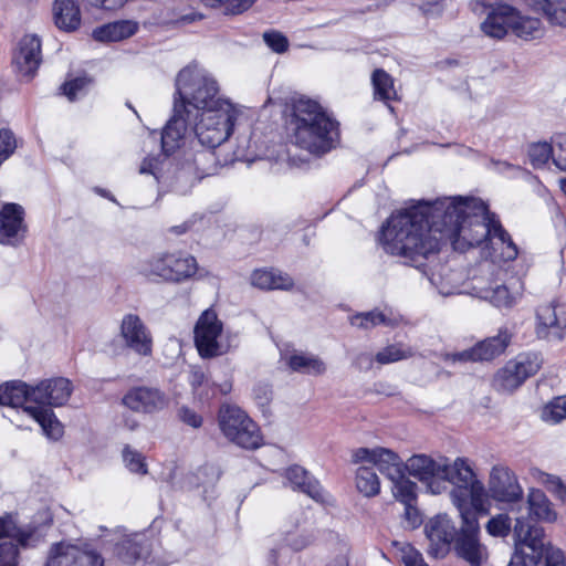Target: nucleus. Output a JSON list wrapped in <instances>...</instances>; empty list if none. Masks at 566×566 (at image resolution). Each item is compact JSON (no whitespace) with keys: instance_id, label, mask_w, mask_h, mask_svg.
<instances>
[{"instance_id":"f257e3e1","label":"nucleus","mask_w":566,"mask_h":566,"mask_svg":"<svg viewBox=\"0 0 566 566\" xmlns=\"http://www.w3.org/2000/svg\"><path fill=\"white\" fill-rule=\"evenodd\" d=\"M491 217L485 202L474 197L420 201L390 216L381 227L380 243L386 253L420 269L429 254L439 252L442 241L460 252L486 242Z\"/></svg>"},{"instance_id":"f03ea898","label":"nucleus","mask_w":566,"mask_h":566,"mask_svg":"<svg viewBox=\"0 0 566 566\" xmlns=\"http://www.w3.org/2000/svg\"><path fill=\"white\" fill-rule=\"evenodd\" d=\"M289 128L292 143L317 157L329 153L339 140V123L306 96L293 99Z\"/></svg>"},{"instance_id":"7ed1b4c3","label":"nucleus","mask_w":566,"mask_h":566,"mask_svg":"<svg viewBox=\"0 0 566 566\" xmlns=\"http://www.w3.org/2000/svg\"><path fill=\"white\" fill-rule=\"evenodd\" d=\"M175 86L174 102L177 99L187 108L192 106L197 112L196 119L201 112L231 104L219 96L218 82L197 64H189L180 70Z\"/></svg>"},{"instance_id":"20e7f679","label":"nucleus","mask_w":566,"mask_h":566,"mask_svg":"<svg viewBox=\"0 0 566 566\" xmlns=\"http://www.w3.org/2000/svg\"><path fill=\"white\" fill-rule=\"evenodd\" d=\"M515 552L507 566H560L564 553L544 542V530L517 518L514 525Z\"/></svg>"},{"instance_id":"39448f33","label":"nucleus","mask_w":566,"mask_h":566,"mask_svg":"<svg viewBox=\"0 0 566 566\" xmlns=\"http://www.w3.org/2000/svg\"><path fill=\"white\" fill-rule=\"evenodd\" d=\"M33 387L22 380L8 381L0 386V405L12 409L22 408V411L33 418L42 428L44 434L53 440L63 436V426L52 409L41 406H24L34 402Z\"/></svg>"},{"instance_id":"423d86ee","label":"nucleus","mask_w":566,"mask_h":566,"mask_svg":"<svg viewBox=\"0 0 566 566\" xmlns=\"http://www.w3.org/2000/svg\"><path fill=\"white\" fill-rule=\"evenodd\" d=\"M191 113L192 111L190 108H187L184 104H179L177 99L174 102L172 116L167 122L161 133V149L166 157H169L179 149L190 124ZM168 164H170L168 158L161 161L157 158H145L139 167V172L143 175L149 174L159 181L164 177L163 167Z\"/></svg>"},{"instance_id":"0eeeda50","label":"nucleus","mask_w":566,"mask_h":566,"mask_svg":"<svg viewBox=\"0 0 566 566\" xmlns=\"http://www.w3.org/2000/svg\"><path fill=\"white\" fill-rule=\"evenodd\" d=\"M219 427L230 442L242 449L256 450L263 444L259 426L239 407H222L219 411Z\"/></svg>"},{"instance_id":"6e6552de","label":"nucleus","mask_w":566,"mask_h":566,"mask_svg":"<svg viewBox=\"0 0 566 566\" xmlns=\"http://www.w3.org/2000/svg\"><path fill=\"white\" fill-rule=\"evenodd\" d=\"M199 120L195 123V138L199 146L218 147L224 143L233 132L235 113L231 104L218 108H210L198 114Z\"/></svg>"},{"instance_id":"1a4fd4ad","label":"nucleus","mask_w":566,"mask_h":566,"mask_svg":"<svg viewBox=\"0 0 566 566\" xmlns=\"http://www.w3.org/2000/svg\"><path fill=\"white\" fill-rule=\"evenodd\" d=\"M479 534L480 526L475 513H467L452 544L455 556L470 566H482L489 557L488 548L481 543Z\"/></svg>"},{"instance_id":"9d476101","label":"nucleus","mask_w":566,"mask_h":566,"mask_svg":"<svg viewBox=\"0 0 566 566\" xmlns=\"http://www.w3.org/2000/svg\"><path fill=\"white\" fill-rule=\"evenodd\" d=\"M542 357L537 353H523L509 360L494 377V387L499 391H513L527 378L534 376L542 366Z\"/></svg>"},{"instance_id":"9b49d317","label":"nucleus","mask_w":566,"mask_h":566,"mask_svg":"<svg viewBox=\"0 0 566 566\" xmlns=\"http://www.w3.org/2000/svg\"><path fill=\"white\" fill-rule=\"evenodd\" d=\"M222 329L223 324L212 308L201 313L193 328L195 346L200 357L213 358L223 354L218 342Z\"/></svg>"},{"instance_id":"f8f14e48","label":"nucleus","mask_w":566,"mask_h":566,"mask_svg":"<svg viewBox=\"0 0 566 566\" xmlns=\"http://www.w3.org/2000/svg\"><path fill=\"white\" fill-rule=\"evenodd\" d=\"M217 147L199 146L196 140L190 142V148L184 151L182 163L178 170L177 178L195 176L202 179L218 170V159L214 149Z\"/></svg>"},{"instance_id":"ddd939ff","label":"nucleus","mask_w":566,"mask_h":566,"mask_svg":"<svg viewBox=\"0 0 566 566\" xmlns=\"http://www.w3.org/2000/svg\"><path fill=\"white\" fill-rule=\"evenodd\" d=\"M458 532L459 530L447 514L431 517L424 525V534L430 542L428 555L434 558H444L450 553Z\"/></svg>"},{"instance_id":"4468645a","label":"nucleus","mask_w":566,"mask_h":566,"mask_svg":"<svg viewBox=\"0 0 566 566\" xmlns=\"http://www.w3.org/2000/svg\"><path fill=\"white\" fill-rule=\"evenodd\" d=\"M45 566H104V558L93 549L60 542L50 548Z\"/></svg>"},{"instance_id":"2eb2a0df","label":"nucleus","mask_w":566,"mask_h":566,"mask_svg":"<svg viewBox=\"0 0 566 566\" xmlns=\"http://www.w3.org/2000/svg\"><path fill=\"white\" fill-rule=\"evenodd\" d=\"M42 63V42L36 34H24L12 55V65L19 76L32 80Z\"/></svg>"},{"instance_id":"dca6fc26","label":"nucleus","mask_w":566,"mask_h":566,"mask_svg":"<svg viewBox=\"0 0 566 566\" xmlns=\"http://www.w3.org/2000/svg\"><path fill=\"white\" fill-rule=\"evenodd\" d=\"M31 534L17 526L11 515L0 517V566H17L19 546L27 547Z\"/></svg>"},{"instance_id":"f3484780","label":"nucleus","mask_w":566,"mask_h":566,"mask_svg":"<svg viewBox=\"0 0 566 566\" xmlns=\"http://www.w3.org/2000/svg\"><path fill=\"white\" fill-rule=\"evenodd\" d=\"M405 470L426 484L433 494H439L444 489V485H441L443 459L436 461L427 454H413L405 462Z\"/></svg>"},{"instance_id":"a211bd4d","label":"nucleus","mask_w":566,"mask_h":566,"mask_svg":"<svg viewBox=\"0 0 566 566\" xmlns=\"http://www.w3.org/2000/svg\"><path fill=\"white\" fill-rule=\"evenodd\" d=\"M489 492L493 500L517 504L523 502V490L515 474L506 467L492 468L489 480Z\"/></svg>"},{"instance_id":"6ab92c4d","label":"nucleus","mask_w":566,"mask_h":566,"mask_svg":"<svg viewBox=\"0 0 566 566\" xmlns=\"http://www.w3.org/2000/svg\"><path fill=\"white\" fill-rule=\"evenodd\" d=\"M123 405L135 412L155 413L168 405V398L157 387L137 386L130 388L122 399Z\"/></svg>"},{"instance_id":"aec40b11","label":"nucleus","mask_w":566,"mask_h":566,"mask_svg":"<svg viewBox=\"0 0 566 566\" xmlns=\"http://www.w3.org/2000/svg\"><path fill=\"white\" fill-rule=\"evenodd\" d=\"M27 231L24 209L18 203H6L0 210V243L17 247Z\"/></svg>"},{"instance_id":"412c9836","label":"nucleus","mask_w":566,"mask_h":566,"mask_svg":"<svg viewBox=\"0 0 566 566\" xmlns=\"http://www.w3.org/2000/svg\"><path fill=\"white\" fill-rule=\"evenodd\" d=\"M72 391L73 386L67 378L56 377L40 381L32 394L38 406L60 407L69 401Z\"/></svg>"},{"instance_id":"4be33fe9","label":"nucleus","mask_w":566,"mask_h":566,"mask_svg":"<svg viewBox=\"0 0 566 566\" xmlns=\"http://www.w3.org/2000/svg\"><path fill=\"white\" fill-rule=\"evenodd\" d=\"M120 335L127 347L139 355L148 356L151 354V336L147 327L136 314H126L120 324Z\"/></svg>"},{"instance_id":"5701e85b","label":"nucleus","mask_w":566,"mask_h":566,"mask_svg":"<svg viewBox=\"0 0 566 566\" xmlns=\"http://www.w3.org/2000/svg\"><path fill=\"white\" fill-rule=\"evenodd\" d=\"M513 7L499 2L488 9L485 19L480 24L481 32L491 39H504L511 27Z\"/></svg>"},{"instance_id":"b1692460","label":"nucleus","mask_w":566,"mask_h":566,"mask_svg":"<svg viewBox=\"0 0 566 566\" xmlns=\"http://www.w3.org/2000/svg\"><path fill=\"white\" fill-rule=\"evenodd\" d=\"M285 478L294 490H298L318 503L327 502V493L308 471L301 465H292L286 469Z\"/></svg>"},{"instance_id":"393cba45","label":"nucleus","mask_w":566,"mask_h":566,"mask_svg":"<svg viewBox=\"0 0 566 566\" xmlns=\"http://www.w3.org/2000/svg\"><path fill=\"white\" fill-rule=\"evenodd\" d=\"M537 335L542 338L560 340L566 329V312L557 313L552 305L539 306L536 312Z\"/></svg>"},{"instance_id":"a878e982","label":"nucleus","mask_w":566,"mask_h":566,"mask_svg":"<svg viewBox=\"0 0 566 566\" xmlns=\"http://www.w3.org/2000/svg\"><path fill=\"white\" fill-rule=\"evenodd\" d=\"M518 518L530 521L541 527L537 522H553L556 520V513L552 510V504L542 490L531 489L527 495V516H518Z\"/></svg>"},{"instance_id":"bb28decb","label":"nucleus","mask_w":566,"mask_h":566,"mask_svg":"<svg viewBox=\"0 0 566 566\" xmlns=\"http://www.w3.org/2000/svg\"><path fill=\"white\" fill-rule=\"evenodd\" d=\"M151 552V544L144 534H135L118 543L115 547L117 557L125 564H135L146 559Z\"/></svg>"},{"instance_id":"cd10ccee","label":"nucleus","mask_w":566,"mask_h":566,"mask_svg":"<svg viewBox=\"0 0 566 566\" xmlns=\"http://www.w3.org/2000/svg\"><path fill=\"white\" fill-rule=\"evenodd\" d=\"M169 252L155 253L138 264V273L154 283H168Z\"/></svg>"},{"instance_id":"c85d7f7f","label":"nucleus","mask_w":566,"mask_h":566,"mask_svg":"<svg viewBox=\"0 0 566 566\" xmlns=\"http://www.w3.org/2000/svg\"><path fill=\"white\" fill-rule=\"evenodd\" d=\"M168 283H182L193 277L198 271V263L195 256L182 252H169Z\"/></svg>"},{"instance_id":"c756f323","label":"nucleus","mask_w":566,"mask_h":566,"mask_svg":"<svg viewBox=\"0 0 566 566\" xmlns=\"http://www.w3.org/2000/svg\"><path fill=\"white\" fill-rule=\"evenodd\" d=\"M53 19L60 30L65 32L75 31L81 24V12L76 0H55Z\"/></svg>"},{"instance_id":"7c9ffc66","label":"nucleus","mask_w":566,"mask_h":566,"mask_svg":"<svg viewBox=\"0 0 566 566\" xmlns=\"http://www.w3.org/2000/svg\"><path fill=\"white\" fill-rule=\"evenodd\" d=\"M511 337L512 335L506 328H501L497 335L476 343L473 347L478 361H490L502 355L509 346Z\"/></svg>"},{"instance_id":"2f4dec72","label":"nucleus","mask_w":566,"mask_h":566,"mask_svg":"<svg viewBox=\"0 0 566 566\" xmlns=\"http://www.w3.org/2000/svg\"><path fill=\"white\" fill-rule=\"evenodd\" d=\"M510 30L515 36L525 41L539 39L544 33L542 21L538 18L523 15L514 7L511 17Z\"/></svg>"},{"instance_id":"473e14b6","label":"nucleus","mask_w":566,"mask_h":566,"mask_svg":"<svg viewBox=\"0 0 566 566\" xmlns=\"http://www.w3.org/2000/svg\"><path fill=\"white\" fill-rule=\"evenodd\" d=\"M443 474L441 475V485L450 482L453 486L471 485L475 481V474L467 460L458 458L452 464L448 459H443Z\"/></svg>"},{"instance_id":"72a5a7b5","label":"nucleus","mask_w":566,"mask_h":566,"mask_svg":"<svg viewBox=\"0 0 566 566\" xmlns=\"http://www.w3.org/2000/svg\"><path fill=\"white\" fill-rule=\"evenodd\" d=\"M251 283L262 290L289 291L293 287V279L277 270H255L251 275Z\"/></svg>"},{"instance_id":"f704fd0d","label":"nucleus","mask_w":566,"mask_h":566,"mask_svg":"<svg viewBox=\"0 0 566 566\" xmlns=\"http://www.w3.org/2000/svg\"><path fill=\"white\" fill-rule=\"evenodd\" d=\"M136 31V23L128 20H122L94 29L92 36L98 42H116L134 35Z\"/></svg>"},{"instance_id":"c9c22d12","label":"nucleus","mask_w":566,"mask_h":566,"mask_svg":"<svg viewBox=\"0 0 566 566\" xmlns=\"http://www.w3.org/2000/svg\"><path fill=\"white\" fill-rule=\"evenodd\" d=\"M371 84L374 88V98L385 103L388 109L394 113L391 101L398 99L397 92L394 87V78L382 69H376L371 74Z\"/></svg>"},{"instance_id":"e433bc0d","label":"nucleus","mask_w":566,"mask_h":566,"mask_svg":"<svg viewBox=\"0 0 566 566\" xmlns=\"http://www.w3.org/2000/svg\"><path fill=\"white\" fill-rule=\"evenodd\" d=\"M374 465L390 481L401 478V473H406L405 462L399 454L387 448H378V455Z\"/></svg>"},{"instance_id":"4c0bfd02","label":"nucleus","mask_w":566,"mask_h":566,"mask_svg":"<svg viewBox=\"0 0 566 566\" xmlns=\"http://www.w3.org/2000/svg\"><path fill=\"white\" fill-rule=\"evenodd\" d=\"M495 239L502 247L501 256L504 261H514L518 255V248L512 240L510 233L502 227L494 213L491 217L490 238Z\"/></svg>"},{"instance_id":"58836bf2","label":"nucleus","mask_w":566,"mask_h":566,"mask_svg":"<svg viewBox=\"0 0 566 566\" xmlns=\"http://www.w3.org/2000/svg\"><path fill=\"white\" fill-rule=\"evenodd\" d=\"M495 239L502 247L501 256L504 261H514L518 255V248L512 240L510 233L502 227L494 213L491 217L490 238Z\"/></svg>"},{"instance_id":"ea45409f","label":"nucleus","mask_w":566,"mask_h":566,"mask_svg":"<svg viewBox=\"0 0 566 566\" xmlns=\"http://www.w3.org/2000/svg\"><path fill=\"white\" fill-rule=\"evenodd\" d=\"M289 367L296 373L321 376L326 373V364L318 357L307 354H293L287 360Z\"/></svg>"},{"instance_id":"a19ab883","label":"nucleus","mask_w":566,"mask_h":566,"mask_svg":"<svg viewBox=\"0 0 566 566\" xmlns=\"http://www.w3.org/2000/svg\"><path fill=\"white\" fill-rule=\"evenodd\" d=\"M356 488L367 497H373L380 492V481L374 467L361 465L356 472Z\"/></svg>"},{"instance_id":"79ce46f5","label":"nucleus","mask_w":566,"mask_h":566,"mask_svg":"<svg viewBox=\"0 0 566 566\" xmlns=\"http://www.w3.org/2000/svg\"><path fill=\"white\" fill-rule=\"evenodd\" d=\"M391 483L392 495L398 502L402 504L417 503L418 485L408 479L406 473H401V478H396Z\"/></svg>"},{"instance_id":"37998d69","label":"nucleus","mask_w":566,"mask_h":566,"mask_svg":"<svg viewBox=\"0 0 566 566\" xmlns=\"http://www.w3.org/2000/svg\"><path fill=\"white\" fill-rule=\"evenodd\" d=\"M350 323L353 326L369 329L377 325L395 326L397 324V319L386 316L380 311L374 310L352 316Z\"/></svg>"},{"instance_id":"c03bdc74","label":"nucleus","mask_w":566,"mask_h":566,"mask_svg":"<svg viewBox=\"0 0 566 566\" xmlns=\"http://www.w3.org/2000/svg\"><path fill=\"white\" fill-rule=\"evenodd\" d=\"M518 293L511 292L505 284L485 291L484 298L499 308H511L515 305Z\"/></svg>"},{"instance_id":"a18cd8bd","label":"nucleus","mask_w":566,"mask_h":566,"mask_svg":"<svg viewBox=\"0 0 566 566\" xmlns=\"http://www.w3.org/2000/svg\"><path fill=\"white\" fill-rule=\"evenodd\" d=\"M413 355L410 347H405L401 344H391L379 350L375 360L380 365L392 364L403 359H408Z\"/></svg>"},{"instance_id":"49530a36","label":"nucleus","mask_w":566,"mask_h":566,"mask_svg":"<svg viewBox=\"0 0 566 566\" xmlns=\"http://www.w3.org/2000/svg\"><path fill=\"white\" fill-rule=\"evenodd\" d=\"M541 418L545 422L558 423L566 418V395L551 400L542 409Z\"/></svg>"},{"instance_id":"de8ad7c7","label":"nucleus","mask_w":566,"mask_h":566,"mask_svg":"<svg viewBox=\"0 0 566 566\" xmlns=\"http://www.w3.org/2000/svg\"><path fill=\"white\" fill-rule=\"evenodd\" d=\"M553 149L551 143L537 142L528 146L527 155L535 169L543 168L552 159Z\"/></svg>"},{"instance_id":"09e8293b","label":"nucleus","mask_w":566,"mask_h":566,"mask_svg":"<svg viewBox=\"0 0 566 566\" xmlns=\"http://www.w3.org/2000/svg\"><path fill=\"white\" fill-rule=\"evenodd\" d=\"M123 461L125 463V467L132 472V473H138V474H147V464L145 462V457L138 452L137 450L133 449L130 446L126 444L122 451Z\"/></svg>"},{"instance_id":"8fccbe9b","label":"nucleus","mask_w":566,"mask_h":566,"mask_svg":"<svg viewBox=\"0 0 566 566\" xmlns=\"http://www.w3.org/2000/svg\"><path fill=\"white\" fill-rule=\"evenodd\" d=\"M470 494L471 485L453 486L450 493L452 502L457 506L462 522H464V516H467V513H474L472 509L469 507Z\"/></svg>"},{"instance_id":"3c124183","label":"nucleus","mask_w":566,"mask_h":566,"mask_svg":"<svg viewBox=\"0 0 566 566\" xmlns=\"http://www.w3.org/2000/svg\"><path fill=\"white\" fill-rule=\"evenodd\" d=\"M544 17L552 25L566 28V0H551Z\"/></svg>"},{"instance_id":"603ef678","label":"nucleus","mask_w":566,"mask_h":566,"mask_svg":"<svg viewBox=\"0 0 566 566\" xmlns=\"http://www.w3.org/2000/svg\"><path fill=\"white\" fill-rule=\"evenodd\" d=\"M485 528L491 536L505 537L511 531V518L507 514H497L489 520Z\"/></svg>"},{"instance_id":"864d4df0","label":"nucleus","mask_w":566,"mask_h":566,"mask_svg":"<svg viewBox=\"0 0 566 566\" xmlns=\"http://www.w3.org/2000/svg\"><path fill=\"white\" fill-rule=\"evenodd\" d=\"M553 154V164L562 171H566V135L558 134L552 138L551 143Z\"/></svg>"},{"instance_id":"5fc2aeb1","label":"nucleus","mask_w":566,"mask_h":566,"mask_svg":"<svg viewBox=\"0 0 566 566\" xmlns=\"http://www.w3.org/2000/svg\"><path fill=\"white\" fill-rule=\"evenodd\" d=\"M394 544L396 546H399L401 562L403 563L405 566H428L421 553L417 551L411 544H399L398 542H395Z\"/></svg>"},{"instance_id":"6e6d98bb","label":"nucleus","mask_w":566,"mask_h":566,"mask_svg":"<svg viewBox=\"0 0 566 566\" xmlns=\"http://www.w3.org/2000/svg\"><path fill=\"white\" fill-rule=\"evenodd\" d=\"M264 43L277 54L285 53L289 50V40L280 31L270 30L265 31L262 35Z\"/></svg>"},{"instance_id":"4d7b16f0","label":"nucleus","mask_w":566,"mask_h":566,"mask_svg":"<svg viewBox=\"0 0 566 566\" xmlns=\"http://www.w3.org/2000/svg\"><path fill=\"white\" fill-rule=\"evenodd\" d=\"M18 147L17 138L13 132L9 128L0 129V159H8L11 157Z\"/></svg>"},{"instance_id":"13d9d810","label":"nucleus","mask_w":566,"mask_h":566,"mask_svg":"<svg viewBox=\"0 0 566 566\" xmlns=\"http://www.w3.org/2000/svg\"><path fill=\"white\" fill-rule=\"evenodd\" d=\"M91 83V80L86 76H78L71 81L65 82L61 88L63 94L70 99L74 101L77 94L82 93L87 85Z\"/></svg>"},{"instance_id":"bf43d9fd","label":"nucleus","mask_w":566,"mask_h":566,"mask_svg":"<svg viewBox=\"0 0 566 566\" xmlns=\"http://www.w3.org/2000/svg\"><path fill=\"white\" fill-rule=\"evenodd\" d=\"M252 394L255 403L264 411L265 408L269 407L273 398V391L271 386L262 382L256 384L253 387Z\"/></svg>"},{"instance_id":"052dcab7","label":"nucleus","mask_w":566,"mask_h":566,"mask_svg":"<svg viewBox=\"0 0 566 566\" xmlns=\"http://www.w3.org/2000/svg\"><path fill=\"white\" fill-rule=\"evenodd\" d=\"M484 494L485 489L484 485L480 481H475L471 484V494L469 500V507L473 509V512H483L484 511Z\"/></svg>"},{"instance_id":"680f3d73","label":"nucleus","mask_w":566,"mask_h":566,"mask_svg":"<svg viewBox=\"0 0 566 566\" xmlns=\"http://www.w3.org/2000/svg\"><path fill=\"white\" fill-rule=\"evenodd\" d=\"M256 0H228L223 9L224 15H239L248 11Z\"/></svg>"},{"instance_id":"e2e57ef3","label":"nucleus","mask_w":566,"mask_h":566,"mask_svg":"<svg viewBox=\"0 0 566 566\" xmlns=\"http://www.w3.org/2000/svg\"><path fill=\"white\" fill-rule=\"evenodd\" d=\"M378 455V448L369 449V448H358L353 452V462H368L374 465L376 458Z\"/></svg>"},{"instance_id":"0e129e2a","label":"nucleus","mask_w":566,"mask_h":566,"mask_svg":"<svg viewBox=\"0 0 566 566\" xmlns=\"http://www.w3.org/2000/svg\"><path fill=\"white\" fill-rule=\"evenodd\" d=\"M284 541L292 551L298 552L310 544L311 538L307 535L289 533Z\"/></svg>"},{"instance_id":"69168bd1","label":"nucleus","mask_w":566,"mask_h":566,"mask_svg":"<svg viewBox=\"0 0 566 566\" xmlns=\"http://www.w3.org/2000/svg\"><path fill=\"white\" fill-rule=\"evenodd\" d=\"M179 418L186 424L197 429L202 424V418L192 409L188 407H181L179 409Z\"/></svg>"},{"instance_id":"338daca9","label":"nucleus","mask_w":566,"mask_h":566,"mask_svg":"<svg viewBox=\"0 0 566 566\" xmlns=\"http://www.w3.org/2000/svg\"><path fill=\"white\" fill-rule=\"evenodd\" d=\"M405 518L412 528L418 527L422 523V516L417 507V503L403 504Z\"/></svg>"},{"instance_id":"774afa93","label":"nucleus","mask_w":566,"mask_h":566,"mask_svg":"<svg viewBox=\"0 0 566 566\" xmlns=\"http://www.w3.org/2000/svg\"><path fill=\"white\" fill-rule=\"evenodd\" d=\"M375 357L367 352L359 353L353 360V366L360 371H368L371 369Z\"/></svg>"}]
</instances>
